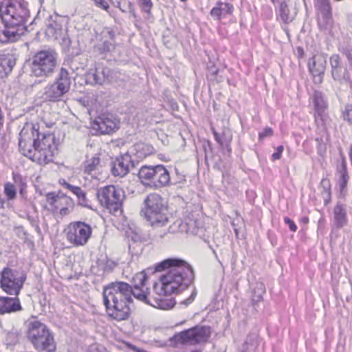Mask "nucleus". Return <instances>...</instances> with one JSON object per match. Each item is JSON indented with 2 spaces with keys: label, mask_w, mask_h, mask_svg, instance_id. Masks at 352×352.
I'll use <instances>...</instances> for the list:
<instances>
[{
  "label": "nucleus",
  "mask_w": 352,
  "mask_h": 352,
  "mask_svg": "<svg viewBox=\"0 0 352 352\" xmlns=\"http://www.w3.org/2000/svg\"><path fill=\"white\" fill-rule=\"evenodd\" d=\"M167 270L159 280L153 285L155 298L161 299L168 305L166 308H160L167 310L174 306V302L167 299V296L177 293L180 289L187 286L195 279L193 270L186 261L179 258H168L156 266L157 271Z\"/></svg>",
  "instance_id": "1"
},
{
  "label": "nucleus",
  "mask_w": 352,
  "mask_h": 352,
  "mask_svg": "<svg viewBox=\"0 0 352 352\" xmlns=\"http://www.w3.org/2000/svg\"><path fill=\"white\" fill-rule=\"evenodd\" d=\"M132 287L124 282L112 283L103 289V303L108 317L117 322L126 320L131 316Z\"/></svg>",
  "instance_id": "2"
},
{
  "label": "nucleus",
  "mask_w": 352,
  "mask_h": 352,
  "mask_svg": "<svg viewBox=\"0 0 352 352\" xmlns=\"http://www.w3.org/2000/svg\"><path fill=\"white\" fill-rule=\"evenodd\" d=\"M144 205L142 210L144 217L153 229L168 226V206L160 195L150 193L144 200Z\"/></svg>",
  "instance_id": "3"
},
{
  "label": "nucleus",
  "mask_w": 352,
  "mask_h": 352,
  "mask_svg": "<svg viewBox=\"0 0 352 352\" xmlns=\"http://www.w3.org/2000/svg\"><path fill=\"white\" fill-rule=\"evenodd\" d=\"M26 337L37 351L55 352L56 350L53 333L45 324L39 320H35L28 322Z\"/></svg>",
  "instance_id": "4"
},
{
  "label": "nucleus",
  "mask_w": 352,
  "mask_h": 352,
  "mask_svg": "<svg viewBox=\"0 0 352 352\" xmlns=\"http://www.w3.org/2000/svg\"><path fill=\"white\" fill-rule=\"evenodd\" d=\"M31 76L36 78H49L58 66V54L53 49L41 50L30 58Z\"/></svg>",
  "instance_id": "5"
},
{
  "label": "nucleus",
  "mask_w": 352,
  "mask_h": 352,
  "mask_svg": "<svg viewBox=\"0 0 352 352\" xmlns=\"http://www.w3.org/2000/svg\"><path fill=\"white\" fill-rule=\"evenodd\" d=\"M138 176L141 184L153 189L168 186L171 183L170 173L162 164L142 166Z\"/></svg>",
  "instance_id": "6"
},
{
  "label": "nucleus",
  "mask_w": 352,
  "mask_h": 352,
  "mask_svg": "<svg viewBox=\"0 0 352 352\" xmlns=\"http://www.w3.org/2000/svg\"><path fill=\"white\" fill-rule=\"evenodd\" d=\"M28 15L24 4L16 0L0 2V16L6 26L18 28L25 24Z\"/></svg>",
  "instance_id": "7"
},
{
  "label": "nucleus",
  "mask_w": 352,
  "mask_h": 352,
  "mask_svg": "<svg viewBox=\"0 0 352 352\" xmlns=\"http://www.w3.org/2000/svg\"><path fill=\"white\" fill-rule=\"evenodd\" d=\"M31 133L37 138L33 142L35 146L36 156L34 157L35 162L39 164H46L53 161L55 152L57 151L55 137L53 133H41L33 126L30 129Z\"/></svg>",
  "instance_id": "8"
},
{
  "label": "nucleus",
  "mask_w": 352,
  "mask_h": 352,
  "mask_svg": "<svg viewBox=\"0 0 352 352\" xmlns=\"http://www.w3.org/2000/svg\"><path fill=\"white\" fill-rule=\"evenodd\" d=\"M148 275L145 271L136 273L133 277L134 288L132 289V295L138 300L151 305L155 308H166L168 305L161 299L155 298L154 292L151 294L149 289L146 287L148 281Z\"/></svg>",
  "instance_id": "9"
},
{
  "label": "nucleus",
  "mask_w": 352,
  "mask_h": 352,
  "mask_svg": "<svg viewBox=\"0 0 352 352\" xmlns=\"http://www.w3.org/2000/svg\"><path fill=\"white\" fill-rule=\"evenodd\" d=\"M67 242L73 247L85 246L90 240L93 229L90 224L81 221L70 222L64 229Z\"/></svg>",
  "instance_id": "10"
},
{
  "label": "nucleus",
  "mask_w": 352,
  "mask_h": 352,
  "mask_svg": "<svg viewBox=\"0 0 352 352\" xmlns=\"http://www.w3.org/2000/svg\"><path fill=\"white\" fill-rule=\"evenodd\" d=\"M96 195L100 206L111 214L122 209L124 195L121 188L114 185H107L100 188Z\"/></svg>",
  "instance_id": "11"
},
{
  "label": "nucleus",
  "mask_w": 352,
  "mask_h": 352,
  "mask_svg": "<svg viewBox=\"0 0 352 352\" xmlns=\"http://www.w3.org/2000/svg\"><path fill=\"white\" fill-rule=\"evenodd\" d=\"M26 279L25 272L6 267L0 274V287L9 295L18 296Z\"/></svg>",
  "instance_id": "12"
},
{
  "label": "nucleus",
  "mask_w": 352,
  "mask_h": 352,
  "mask_svg": "<svg viewBox=\"0 0 352 352\" xmlns=\"http://www.w3.org/2000/svg\"><path fill=\"white\" fill-rule=\"evenodd\" d=\"M212 334V329L209 326L197 325L182 331L175 336L178 344L197 345L206 344Z\"/></svg>",
  "instance_id": "13"
},
{
  "label": "nucleus",
  "mask_w": 352,
  "mask_h": 352,
  "mask_svg": "<svg viewBox=\"0 0 352 352\" xmlns=\"http://www.w3.org/2000/svg\"><path fill=\"white\" fill-rule=\"evenodd\" d=\"M71 80L68 71L62 67L58 77L45 89L46 98L51 102H58L70 89Z\"/></svg>",
  "instance_id": "14"
},
{
  "label": "nucleus",
  "mask_w": 352,
  "mask_h": 352,
  "mask_svg": "<svg viewBox=\"0 0 352 352\" xmlns=\"http://www.w3.org/2000/svg\"><path fill=\"white\" fill-rule=\"evenodd\" d=\"M46 208L52 212L59 211L61 217H65L73 210L74 201L68 196L56 192H48L45 196Z\"/></svg>",
  "instance_id": "15"
},
{
  "label": "nucleus",
  "mask_w": 352,
  "mask_h": 352,
  "mask_svg": "<svg viewBox=\"0 0 352 352\" xmlns=\"http://www.w3.org/2000/svg\"><path fill=\"white\" fill-rule=\"evenodd\" d=\"M327 57L322 53L314 54L308 62V69L312 76L313 82L320 85L323 82L326 69Z\"/></svg>",
  "instance_id": "16"
},
{
  "label": "nucleus",
  "mask_w": 352,
  "mask_h": 352,
  "mask_svg": "<svg viewBox=\"0 0 352 352\" xmlns=\"http://www.w3.org/2000/svg\"><path fill=\"white\" fill-rule=\"evenodd\" d=\"M309 101L313 105V116L315 122L320 119L324 124L327 119L326 112L329 108V103L324 93L320 90H315L311 95Z\"/></svg>",
  "instance_id": "17"
},
{
  "label": "nucleus",
  "mask_w": 352,
  "mask_h": 352,
  "mask_svg": "<svg viewBox=\"0 0 352 352\" xmlns=\"http://www.w3.org/2000/svg\"><path fill=\"white\" fill-rule=\"evenodd\" d=\"M32 136L30 129L23 127L19 135V148L22 155L35 162L36 153L35 146L32 143Z\"/></svg>",
  "instance_id": "18"
},
{
  "label": "nucleus",
  "mask_w": 352,
  "mask_h": 352,
  "mask_svg": "<svg viewBox=\"0 0 352 352\" xmlns=\"http://www.w3.org/2000/svg\"><path fill=\"white\" fill-rule=\"evenodd\" d=\"M331 74L334 80L343 82L349 80V73L344 66L340 56L338 54H332L329 58Z\"/></svg>",
  "instance_id": "19"
},
{
  "label": "nucleus",
  "mask_w": 352,
  "mask_h": 352,
  "mask_svg": "<svg viewBox=\"0 0 352 352\" xmlns=\"http://www.w3.org/2000/svg\"><path fill=\"white\" fill-rule=\"evenodd\" d=\"M98 130L103 134H109L120 127V120L112 114L102 115L96 121Z\"/></svg>",
  "instance_id": "20"
},
{
  "label": "nucleus",
  "mask_w": 352,
  "mask_h": 352,
  "mask_svg": "<svg viewBox=\"0 0 352 352\" xmlns=\"http://www.w3.org/2000/svg\"><path fill=\"white\" fill-rule=\"evenodd\" d=\"M234 10V7L231 3L217 1L210 10V14L214 20L220 21L228 16H232Z\"/></svg>",
  "instance_id": "21"
},
{
  "label": "nucleus",
  "mask_w": 352,
  "mask_h": 352,
  "mask_svg": "<svg viewBox=\"0 0 352 352\" xmlns=\"http://www.w3.org/2000/svg\"><path fill=\"white\" fill-rule=\"evenodd\" d=\"M276 11V21H280L284 24L292 23L295 19L298 13L296 8L289 7L285 1L281 2Z\"/></svg>",
  "instance_id": "22"
},
{
  "label": "nucleus",
  "mask_w": 352,
  "mask_h": 352,
  "mask_svg": "<svg viewBox=\"0 0 352 352\" xmlns=\"http://www.w3.org/2000/svg\"><path fill=\"white\" fill-rule=\"evenodd\" d=\"M131 154L138 160H142L155 153L153 146L148 142H138L130 148Z\"/></svg>",
  "instance_id": "23"
},
{
  "label": "nucleus",
  "mask_w": 352,
  "mask_h": 352,
  "mask_svg": "<svg viewBox=\"0 0 352 352\" xmlns=\"http://www.w3.org/2000/svg\"><path fill=\"white\" fill-rule=\"evenodd\" d=\"M317 21L320 29H326L331 22L332 8L331 4L315 6Z\"/></svg>",
  "instance_id": "24"
},
{
  "label": "nucleus",
  "mask_w": 352,
  "mask_h": 352,
  "mask_svg": "<svg viewBox=\"0 0 352 352\" xmlns=\"http://www.w3.org/2000/svg\"><path fill=\"white\" fill-rule=\"evenodd\" d=\"M100 156V155L97 153L87 157L82 165V170L85 174L94 176L100 172L102 167Z\"/></svg>",
  "instance_id": "25"
},
{
  "label": "nucleus",
  "mask_w": 352,
  "mask_h": 352,
  "mask_svg": "<svg viewBox=\"0 0 352 352\" xmlns=\"http://www.w3.org/2000/svg\"><path fill=\"white\" fill-rule=\"evenodd\" d=\"M212 133L216 142L221 148H226L230 152L231 142L232 141V133L230 129L225 128L221 133H218L214 129H212Z\"/></svg>",
  "instance_id": "26"
},
{
  "label": "nucleus",
  "mask_w": 352,
  "mask_h": 352,
  "mask_svg": "<svg viewBox=\"0 0 352 352\" xmlns=\"http://www.w3.org/2000/svg\"><path fill=\"white\" fill-rule=\"evenodd\" d=\"M21 306L19 298L0 296V314L20 311Z\"/></svg>",
  "instance_id": "27"
},
{
  "label": "nucleus",
  "mask_w": 352,
  "mask_h": 352,
  "mask_svg": "<svg viewBox=\"0 0 352 352\" xmlns=\"http://www.w3.org/2000/svg\"><path fill=\"white\" fill-rule=\"evenodd\" d=\"M129 162L128 156L117 157L111 170L113 175L120 177L126 175L129 172Z\"/></svg>",
  "instance_id": "28"
},
{
  "label": "nucleus",
  "mask_w": 352,
  "mask_h": 352,
  "mask_svg": "<svg viewBox=\"0 0 352 352\" xmlns=\"http://www.w3.org/2000/svg\"><path fill=\"white\" fill-rule=\"evenodd\" d=\"M334 219L337 227L342 228L347 222L345 205L338 202L333 209Z\"/></svg>",
  "instance_id": "29"
},
{
  "label": "nucleus",
  "mask_w": 352,
  "mask_h": 352,
  "mask_svg": "<svg viewBox=\"0 0 352 352\" xmlns=\"http://www.w3.org/2000/svg\"><path fill=\"white\" fill-rule=\"evenodd\" d=\"M17 31L18 28H11V26H6V25L3 29L0 28V42L7 43L16 40L19 35Z\"/></svg>",
  "instance_id": "30"
},
{
  "label": "nucleus",
  "mask_w": 352,
  "mask_h": 352,
  "mask_svg": "<svg viewBox=\"0 0 352 352\" xmlns=\"http://www.w3.org/2000/svg\"><path fill=\"white\" fill-rule=\"evenodd\" d=\"M337 180H349L347 162L344 156L342 157L340 163L337 164L336 169Z\"/></svg>",
  "instance_id": "31"
},
{
  "label": "nucleus",
  "mask_w": 352,
  "mask_h": 352,
  "mask_svg": "<svg viewBox=\"0 0 352 352\" xmlns=\"http://www.w3.org/2000/svg\"><path fill=\"white\" fill-rule=\"evenodd\" d=\"M209 72L206 74V78L212 85L219 83L222 79L219 77V69L216 67L214 65L208 67Z\"/></svg>",
  "instance_id": "32"
},
{
  "label": "nucleus",
  "mask_w": 352,
  "mask_h": 352,
  "mask_svg": "<svg viewBox=\"0 0 352 352\" xmlns=\"http://www.w3.org/2000/svg\"><path fill=\"white\" fill-rule=\"evenodd\" d=\"M3 192L8 200H13L16 197L15 186L11 182H6L4 184Z\"/></svg>",
  "instance_id": "33"
},
{
  "label": "nucleus",
  "mask_w": 352,
  "mask_h": 352,
  "mask_svg": "<svg viewBox=\"0 0 352 352\" xmlns=\"http://www.w3.org/2000/svg\"><path fill=\"white\" fill-rule=\"evenodd\" d=\"M87 77L94 84H102V78L100 76L96 68L89 69L87 73Z\"/></svg>",
  "instance_id": "34"
},
{
  "label": "nucleus",
  "mask_w": 352,
  "mask_h": 352,
  "mask_svg": "<svg viewBox=\"0 0 352 352\" xmlns=\"http://www.w3.org/2000/svg\"><path fill=\"white\" fill-rule=\"evenodd\" d=\"M117 6L122 12H126L133 9V4L129 0H118Z\"/></svg>",
  "instance_id": "35"
},
{
  "label": "nucleus",
  "mask_w": 352,
  "mask_h": 352,
  "mask_svg": "<svg viewBox=\"0 0 352 352\" xmlns=\"http://www.w3.org/2000/svg\"><path fill=\"white\" fill-rule=\"evenodd\" d=\"M342 118L349 124H352V104H347L342 111Z\"/></svg>",
  "instance_id": "36"
},
{
  "label": "nucleus",
  "mask_w": 352,
  "mask_h": 352,
  "mask_svg": "<svg viewBox=\"0 0 352 352\" xmlns=\"http://www.w3.org/2000/svg\"><path fill=\"white\" fill-rule=\"evenodd\" d=\"M336 182L339 187L340 197L344 199L346 195V188L349 180H337Z\"/></svg>",
  "instance_id": "37"
},
{
  "label": "nucleus",
  "mask_w": 352,
  "mask_h": 352,
  "mask_svg": "<svg viewBox=\"0 0 352 352\" xmlns=\"http://www.w3.org/2000/svg\"><path fill=\"white\" fill-rule=\"evenodd\" d=\"M69 190L78 197L80 201H84L86 199L85 194L79 186H73Z\"/></svg>",
  "instance_id": "38"
},
{
  "label": "nucleus",
  "mask_w": 352,
  "mask_h": 352,
  "mask_svg": "<svg viewBox=\"0 0 352 352\" xmlns=\"http://www.w3.org/2000/svg\"><path fill=\"white\" fill-rule=\"evenodd\" d=\"M141 2V7L147 14H151L153 4L152 0H139Z\"/></svg>",
  "instance_id": "39"
},
{
  "label": "nucleus",
  "mask_w": 352,
  "mask_h": 352,
  "mask_svg": "<svg viewBox=\"0 0 352 352\" xmlns=\"http://www.w3.org/2000/svg\"><path fill=\"white\" fill-rule=\"evenodd\" d=\"M274 135V131L272 128L270 126L265 127L261 132L258 133L259 141H263L264 138L271 137Z\"/></svg>",
  "instance_id": "40"
},
{
  "label": "nucleus",
  "mask_w": 352,
  "mask_h": 352,
  "mask_svg": "<svg viewBox=\"0 0 352 352\" xmlns=\"http://www.w3.org/2000/svg\"><path fill=\"white\" fill-rule=\"evenodd\" d=\"M93 1L94 3V5L96 7H98L106 12H109L110 6L106 0H93Z\"/></svg>",
  "instance_id": "41"
},
{
  "label": "nucleus",
  "mask_w": 352,
  "mask_h": 352,
  "mask_svg": "<svg viewBox=\"0 0 352 352\" xmlns=\"http://www.w3.org/2000/svg\"><path fill=\"white\" fill-rule=\"evenodd\" d=\"M284 151V147L282 145L278 146L276 148V151L272 155L271 160L272 161H276L281 158L283 152Z\"/></svg>",
  "instance_id": "42"
},
{
  "label": "nucleus",
  "mask_w": 352,
  "mask_h": 352,
  "mask_svg": "<svg viewBox=\"0 0 352 352\" xmlns=\"http://www.w3.org/2000/svg\"><path fill=\"white\" fill-rule=\"evenodd\" d=\"M284 222L285 224L288 225L289 228V230L292 231V232H296L298 229V227L296 225V223L294 222V221H292L291 219H289V217H284Z\"/></svg>",
  "instance_id": "43"
},
{
  "label": "nucleus",
  "mask_w": 352,
  "mask_h": 352,
  "mask_svg": "<svg viewBox=\"0 0 352 352\" xmlns=\"http://www.w3.org/2000/svg\"><path fill=\"white\" fill-rule=\"evenodd\" d=\"M124 344L128 349H130L134 352H148L145 349L137 347L135 345H134L129 342H124Z\"/></svg>",
  "instance_id": "44"
},
{
  "label": "nucleus",
  "mask_w": 352,
  "mask_h": 352,
  "mask_svg": "<svg viewBox=\"0 0 352 352\" xmlns=\"http://www.w3.org/2000/svg\"><path fill=\"white\" fill-rule=\"evenodd\" d=\"M342 54L346 57L347 59L350 67H352V50L350 49H344L342 50Z\"/></svg>",
  "instance_id": "45"
},
{
  "label": "nucleus",
  "mask_w": 352,
  "mask_h": 352,
  "mask_svg": "<svg viewBox=\"0 0 352 352\" xmlns=\"http://www.w3.org/2000/svg\"><path fill=\"white\" fill-rule=\"evenodd\" d=\"M314 4L315 6H323L331 4L329 0H314Z\"/></svg>",
  "instance_id": "46"
},
{
  "label": "nucleus",
  "mask_w": 352,
  "mask_h": 352,
  "mask_svg": "<svg viewBox=\"0 0 352 352\" xmlns=\"http://www.w3.org/2000/svg\"><path fill=\"white\" fill-rule=\"evenodd\" d=\"M59 182H60V184L63 186H64L65 188H67L68 190H69L72 188V184H70L69 183L67 182L64 179L60 180Z\"/></svg>",
  "instance_id": "47"
},
{
  "label": "nucleus",
  "mask_w": 352,
  "mask_h": 352,
  "mask_svg": "<svg viewBox=\"0 0 352 352\" xmlns=\"http://www.w3.org/2000/svg\"><path fill=\"white\" fill-rule=\"evenodd\" d=\"M297 51H298V57L299 58H302L304 56V50H303L302 47H298L297 48Z\"/></svg>",
  "instance_id": "48"
},
{
  "label": "nucleus",
  "mask_w": 352,
  "mask_h": 352,
  "mask_svg": "<svg viewBox=\"0 0 352 352\" xmlns=\"http://www.w3.org/2000/svg\"><path fill=\"white\" fill-rule=\"evenodd\" d=\"M300 221L303 224H307L309 221V219L308 217H303L300 219Z\"/></svg>",
  "instance_id": "49"
},
{
  "label": "nucleus",
  "mask_w": 352,
  "mask_h": 352,
  "mask_svg": "<svg viewBox=\"0 0 352 352\" xmlns=\"http://www.w3.org/2000/svg\"><path fill=\"white\" fill-rule=\"evenodd\" d=\"M324 182H326V180L325 179H322L321 183H323ZM327 182L328 184L327 191H328L329 195H330L331 194V185H330L329 181H327Z\"/></svg>",
  "instance_id": "50"
},
{
  "label": "nucleus",
  "mask_w": 352,
  "mask_h": 352,
  "mask_svg": "<svg viewBox=\"0 0 352 352\" xmlns=\"http://www.w3.org/2000/svg\"><path fill=\"white\" fill-rule=\"evenodd\" d=\"M196 294H197V292H194L193 294L191 295L192 300H194Z\"/></svg>",
  "instance_id": "51"
},
{
  "label": "nucleus",
  "mask_w": 352,
  "mask_h": 352,
  "mask_svg": "<svg viewBox=\"0 0 352 352\" xmlns=\"http://www.w3.org/2000/svg\"><path fill=\"white\" fill-rule=\"evenodd\" d=\"M191 352H202L201 350H192Z\"/></svg>",
  "instance_id": "52"
},
{
  "label": "nucleus",
  "mask_w": 352,
  "mask_h": 352,
  "mask_svg": "<svg viewBox=\"0 0 352 352\" xmlns=\"http://www.w3.org/2000/svg\"><path fill=\"white\" fill-rule=\"evenodd\" d=\"M20 193L21 194H23V186L21 187V190H20Z\"/></svg>",
  "instance_id": "53"
},
{
  "label": "nucleus",
  "mask_w": 352,
  "mask_h": 352,
  "mask_svg": "<svg viewBox=\"0 0 352 352\" xmlns=\"http://www.w3.org/2000/svg\"><path fill=\"white\" fill-rule=\"evenodd\" d=\"M271 1L272 2V3L275 4L276 3V0H271Z\"/></svg>",
  "instance_id": "54"
},
{
  "label": "nucleus",
  "mask_w": 352,
  "mask_h": 352,
  "mask_svg": "<svg viewBox=\"0 0 352 352\" xmlns=\"http://www.w3.org/2000/svg\"><path fill=\"white\" fill-rule=\"evenodd\" d=\"M182 2H186L188 0H180Z\"/></svg>",
  "instance_id": "55"
}]
</instances>
